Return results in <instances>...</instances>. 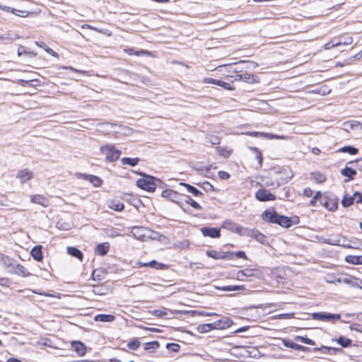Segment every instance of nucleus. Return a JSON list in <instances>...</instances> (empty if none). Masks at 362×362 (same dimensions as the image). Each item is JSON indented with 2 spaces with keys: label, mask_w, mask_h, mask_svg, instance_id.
Masks as SVG:
<instances>
[{
  "label": "nucleus",
  "mask_w": 362,
  "mask_h": 362,
  "mask_svg": "<svg viewBox=\"0 0 362 362\" xmlns=\"http://www.w3.org/2000/svg\"><path fill=\"white\" fill-rule=\"evenodd\" d=\"M262 219L269 223L277 224L283 228H288L292 226L297 225L300 218L297 216L288 217L279 214L274 208H269L264 210L261 214Z\"/></svg>",
  "instance_id": "nucleus-1"
},
{
  "label": "nucleus",
  "mask_w": 362,
  "mask_h": 362,
  "mask_svg": "<svg viewBox=\"0 0 362 362\" xmlns=\"http://www.w3.org/2000/svg\"><path fill=\"white\" fill-rule=\"evenodd\" d=\"M136 173L142 176L141 178H139L136 180V186L146 192H153L157 188V185L159 183H161V180L154 176L148 175L145 173Z\"/></svg>",
  "instance_id": "nucleus-2"
},
{
  "label": "nucleus",
  "mask_w": 362,
  "mask_h": 362,
  "mask_svg": "<svg viewBox=\"0 0 362 362\" xmlns=\"http://www.w3.org/2000/svg\"><path fill=\"white\" fill-rule=\"evenodd\" d=\"M100 152L105 154V160L108 162H115L119 159L122 152L117 149L112 144L102 146L100 148Z\"/></svg>",
  "instance_id": "nucleus-3"
},
{
  "label": "nucleus",
  "mask_w": 362,
  "mask_h": 362,
  "mask_svg": "<svg viewBox=\"0 0 362 362\" xmlns=\"http://www.w3.org/2000/svg\"><path fill=\"white\" fill-rule=\"evenodd\" d=\"M243 236L252 238L262 245H269V238L256 228H245Z\"/></svg>",
  "instance_id": "nucleus-4"
},
{
  "label": "nucleus",
  "mask_w": 362,
  "mask_h": 362,
  "mask_svg": "<svg viewBox=\"0 0 362 362\" xmlns=\"http://www.w3.org/2000/svg\"><path fill=\"white\" fill-rule=\"evenodd\" d=\"M338 198L333 195L325 194L321 199V205L325 206L329 211H334L338 208Z\"/></svg>",
  "instance_id": "nucleus-5"
},
{
  "label": "nucleus",
  "mask_w": 362,
  "mask_h": 362,
  "mask_svg": "<svg viewBox=\"0 0 362 362\" xmlns=\"http://www.w3.org/2000/svg\"><path fill=\"white\" fill-rule=\"evenodd\" d=\"M287 174L286 177H276L272 181H266L264 185L267 187H272L273 188H277L281 185L287 183L293 176L290 169H284L281 171Z\"/></svg>",
  "instance_id": "nucleus-6"
},
{
  "label": "nucleus",
  "mask_w": 362,
  "mask_h": 362,
  "mask_svg": "<svg viewBox=\"0 0 362 362\" xmlns=\"http://www.w3.org/2000/svg\"><path fill=\"white\" fill-rule=\"evenodd\" d=\"M311 316L313 320L327 322H334L335 320H339L341 318L340 314L325 312L313 313Z\"/></svg>",
  "instance_id": "nucleus-7"
},
{
  "label": "nucleus",
  "mask_w": 362,
  "mask_h": 362,
  "mask_svg": "<svg viewBox=\"0 0 362 362\" xmlns=\"http://www.w3.org/2000/svg\"><path fill=\"white\" fill-rule=\"evenodd\" d=\"M206 255L214 259H233V252H223L217 250H207L206 252Z\"/></svg>",
  "instance_id": "nucleus-8"
},
{
  "label": "nucleus",
  "mask_w": 362,
  "mask_h": 362,
  "mask_svg": "<svg viewBox=\"0 0 362 362\" xmlns=\"http://www.w3.org/2000/svg\"><path fill=\"white\" fill-rule=\"evenodd\" d=\"M255 198L261 202L274 201L276 199L274 194L264 188H261L256 192Z\"/></svg>",
  "instance_id": "nucleus-9"
},
{
  "label": "nucleus",
  "mask_w": 362,
  "mask_h": 362,
  "mask_svg": "<svg viewBox=\"0 0 362 362\" xmlns=\"http://www.w3.org/2000/svg\"><path fill=\"white\" fill-rule=\"evenodd\" d=\"M222 228L227 229L233 233H235L240 235H243V232L245 230V227L240 226L232 221H224L221 225Z\"/></svg>",
  "instance_id": "nucleus-10"
},
{
  "label": "nucleus",
  "mask_w": 362,
  "mask_h": 362,
  "mask_svg": "<svg viewBox=\"0 0 362 362\" xmlns=\"http://www.w3.org/2000/svg\"><path fill=\"white\" fill-rule=\"evenodd\" d=\"M76 175L79 179L89 182L95 187H100L103 184V180L96 175L86 173H77Z\"/></svg>",
  "instance_id": "nucleus-11"
},
{
  "label": "nucleus",
  "mask_w": 362,
  "mask_h": 362,
  "mask_svg": "<svg viewBox=\"0 0 362 362\" xmlns=\"http://www.w3.org/2000/svg\"><path fill=\"white\" fill-rule=\"evenodd\" d=\"M227 77L233 78L234 81H243L249 84H252L257 82V80L255 75L247 72H244L243 74H237L233 76H228Z\"/></svg>",
  "instance_id": "nucleus-12"
},
{
  "label": "nucleus",
  "mask_w": 362,
  "mask_h": 362,
  "mask_svg": "<svg viewBox=\"0 0 362 362\" xmlns=\"http://www.w3.org/2000/svg\"><path fill=\"white\" fill-rule=\"evenodd\" d=\"M339 283H344L345 284L349 285L353 288H359L362 289V280L355 278L352 276H348L343 278H339L337 280Z\"/></svg>",
  "instance_id": "nucleus-13"
},
{
  "label": "nucleus",
  "mask_w": 362,
  "mask_h": 362,
  "mask_svg": "<svg viewBox=\"0 0 362 362\" xmlns=\"http://www.w3.org/2000/svg\"><path fill=\"white\" fill-rule=\"evenodd\" d=\"M148 232H149V229L142 226H134L131 231L134 238L141 241L146 240Z\"/></svg>",
  "instance_id": "nucleus-14"
},
{
  "label": "nucleus",
  "mask_w": 362,
  "mask_h": 362,
  "mask_svg": "<svg viewBox=\"0 0 362 362\" xmlns=\"http://www.w3.org/2000/svg\"><path fill=\"white\" fill-rule=\"evenodd\" d=\"M200 231L204 237L211 238H219L221 237V229L219 228L204 226L201 228Z\"/></svg>",
  "instance_id": "nucleus-15"
},
{
  "label": "nucleus",
  "mask_w": 362,
  "mask_h": 362,
  "mask_svg": "<svg viewBox=\"0 0 362 362\" xmlns=\"http://www.w3.org/2000/svg\"><path fill=\"white\" fill-rule=\"evenodd\" d=\"M313 351H319L322 354H327V355H336L338 354H341L343 350L341 348L338 347H332V346H321L320 347H315L313 349Z\"/></svg>",
  "instance_id": "nucleus-16"
},
{
  "label": "nucleus",
  "mask_w": 362,
  "mask_h": 362,
  "mask_svg": "<svg viewBox=\"0 0 362 362\" xmlns=\"http://www.w3.org/2000/svg\"><path fill=\"white\" fill-rule=\"evenodd\" d=\"M233 325L232 320L228 317H222L221 319L214 322L215 329H225Z\"/></svg>",
  "instance_id": "nucleus-17"
},
{
  "label": "nucleus",
  "mask_w": 362,
  "mask_h": 362,
  "mask_svg": "<svg viewBox=\"0 0 362 362\" xmlns=\"http://www.w3.org/2000/svg\"><path fill=\"white\" fill-rule=\"evenodd\" d=\"M71 346L78 356H85L87 351V346L83 342L81 341H72Z\"/></svg>",
  "instance_id": "nucleus-18"
},
{
  "label": "nucleus",
  "mask_w": 362,
  "mask_h": 362,
  "mask_svg": "<svg viewBox=\"0 0 362 362\" xmlns=\"http://www.w3.org/2000/svg\"><path fill=\"white\" fill-rule=\"evenodd\" d=\"M246 135L259 138L262 139H277L279 138V136L276 134H273L272 133H264V132H247L245 133Z\"/></svg>",
  "instance_id": "nucleus-19"
},
{
  "label": "nucleus",
  "mask_w": 362,
  "mask_h": 362,
  "mask_svg": "<svg viewBox=\"0 0 362 362\" xmlns=\"http://www.w3.org/2000/svg\"><path fill=\"white\" fill-rule=\"evenodd\" d=\"M139 267H149L156 269H165L167 268V265L163 263L158 262L156 260H151L148 262H141L137 263Z\"/></svg>",
  "instance_id": "nucleus-20"
},
{
  "label": "nucleus",
  "mask_w": 362,
  "mask_h": 362,
  "mask_svg": "<svg viewBox=\"0 0 362 362\" xmlns=\"http://www.w3.org/2000/svg\"><path fill=\"white\" fill-rule=\"evenodd\" d=\"M331 341H336L341 348H349L352 346L353 341L344 336H340L338 338L331 339Z\"/></svg>",
  "instance_id": "nucleus-21"
},
{
  "label": "nucleus",
  "mask_w": 362,
  "mask_h": 362,
  "mask_svg": "<svg viewBox=\"0 0 362 362\" xmlns=\"http://www.w3.org/2000/svg\"><path fill=\"white\" fill-rule=\"evenodd\" d=\"M16 177L19 179L22 183L25 182L33 178V172L28 169L19 170L16 175Z\"/></svg>",
  "instance_id": "nucleus-22"
},
{
  "label": "nucleus",
  "mask_w": 362,
  "mask_h": 362,
  "mask_svg": "<svg viewBox=\"0 0 362 362\" xmlns=\"http://www.w3.org/2000/svg\"><path fill=\"white\" fill-rule=\"evenodd\" d=\"M341 174L343 176L347 177L346 179L344 180V182H347L354 178L355 175L357 174V172L356 170L348 166H346L341 170Z\"/></svg>",
  "instance_id": "nucleus-23"
},
{
  "label": "nucleus",
  "mask_w": 362,
  "mask_h": 362,
  "mask_svg": "<svg viewBox=\"0 0 362 362\" xmlns=\"http://www.w3.org/2000/svg\"><path fill=\"white\" fill-rule=\"evenodd\" d=\"M30 255L37 262L42 261L43 259L42 246L36 245L33 247L30 251Z\"/></svg>",
  "instance_id": "nucleus-24"
},
{
  "label": "nucleus",
  "mask_w": 362,
  "mask_h": 362,
  "mask_svg": "<svg viewBox=\"0 0 362 362\" xmlns=\"http://www.w3.org/2000/svg\"><path fill=\"white\" fill-rule=\"evenodd\" d=\"M31 202L47 207L49 205V200L40 194H35L31 197Z\"/></svg>",
  "instance_id": "nucleus-25"
},
{
  "label": "nucleus",
  "mask_w": 362,
  "mask_h": 362,
  "mask_svg": "<svg viewBox=\"0 0 362 362\" xmlns=\"http://www.w3.org/2000/svg\"><path fill=\"white\" fill-rule=\"evenodd\" d=\"M16 259L0 252V264L6 269H10Z\"/></svg>",
  "instance_id": "nucleus-26"
},
{
  "label": "nucleus",
  "mask_w": 362,
  "mask_h": 362,
  "mask_svg": "<svg viewBox=\"0 0 362 362\" xmlns=\"http://www.w3.org/2000/svg\"><path fill=\"white\" fill-rule=\"evenodd\" d=\"M9 273L21 276L22 277L30 276L32 274L27 271V269L21 264L16 265L15 270H9Z\"/></svg>",
  "instance_id": "nucleus-27"
},
{
  "label": "nucleus",
  "mask_w": 362,
  "mask_h": 362,
  "mask_svg": "<svg viewBox=\"0 0 362 362\" xmlns=\"http://www.w3.org/2000/svg\"><path fill=\"white\" fill-rule=\"evenodd\" d=\"M161 196L166 198L172 202H176V199L179 197L180 194L173 189H165L162 192Z\"/></svg>",
  "instance_id": "nucleus-28"
},
{
  "label": "nucleus",
  "mask_w": 362,
  "mask_h": 362,
  "mask_svg": "<svg viewBox=\"0 0 362 362\" xmlns=\"http://www.w3.org/2000/svg\"><path fill=\"white\" fill-rule=\"evenodd\" d=\"M115 320V316L110 314H98L94 317V320L102 322H111Z\"/></svg>",
  "instance_id": "nucleus-29"
},
{
  "label": "nucleus",
  "mask_w": 362,
  "mask_h": 362,
  "mask_svg": "<svg viewBox=\"0 0 362 362\" xmlns=\"http://www.w3.org/2000/svg\"><path fill=\"white\" fill-rule=\"evenodd\" d=\"M110 247V243L107 242L100 243L95 247V252L100 256H104L108 252Z\"/></svg>",
  "instance_id": "nucleus-30"
},
{
  "label": "nucleus",
  "mask_w": 362,
  "mask_h": 362,
  "mask_svg": "<svg viewBox=\"0 0 362 362\" xmlns=\"http://www.w3.org/2000/svg\"><path fill=\"white\" fill-rule=\"evenodd\" d=\"M67 252L69 255L77 258L80 261H82L83 259V252L76 247H68Z\"/></svg>",
  "instance_id": "nucleus-31"
},
{
  "label": "nucleus",
  "mask_w": 362,
  "mask_h": 362,
  "mask_svg": "<svg viewBox=\"0 0 362 362\" xmlns=\"http://www.w3.org/2000/svg\"><path fill=\"white\" fill-rule=\"evenodd\" d=\"M180 185L185 187L187 192L191 193L194 197H199L203 194V193L199 189L185 182H180Z\"/></svg>",
  "instance_id": "nucleus-32"
},
{
  "label": "nucleus",
  "mask_w": 362,
  "mask_h": 362,
  "mask_svg": "<svg viewBox=\"0 0 362 362\" xmlns=\"http://www.w3.org/2000/svg\"><path fill=\"white\" fill-rule=\"evenodd\" d=\"M254 276V271L250 269H245L244 270L239 271L237 273V279L241 281H244L246 277H250Z\"/></svg>",
  "instance_id": "nucleus-33"
},
{
  "label": "nucleus",
  "mask_w": 362,
  "mask_h": 362,
  "mask_svg": "<svg viewBox=\"0 0 362 362\" xmlns=\"http://www.w3.org/2000/svg\"><path fill=\"white\" fill-rule=\"evenodd\" d=\"M18 38V35L14 33H5L0 36V39L3 40L6 44L14 41Z\"/></svg>",
  "instance_id": "nucleus-34"
},
{
  "label": "nucleus",
  "mask_w": 362,
  "mask_h": 362,
  "mask_svg": "<svg viewBox=\"0 0 362 362\" xmlns=\"http://www.w3.org/2000/svg\"><path fill=\"white\" fill-rule=\"evenodd\" d=\"M216 288L218 290H221L223 291H238L245 290V286H217Z\"/></svg>",
  "instance_id": "nucleus-35"
},
{
  "label": "nucleus",
  "mask_w": 362,
  "mask_h": 362,
  "mask_svg": "<svg viewBox=\"0 0 362 362\" xmlns=\"http://www.w3.org/2000/svg\"><path fill=\"white\" fill-rule=\"evenodd\" d=\"M213 329H215L214 322L199 325L197 327V332L200 334L206 333Z\"/></svg>",
  "instance_id": "nucleus-36"
},
{
  "label": "nucleus",
  "mask_w": 362,
  "mask_h": 362,
  "mask_svg": "<svg viewBox=\"0 0 362 362\" xmlns=\"http://www.w3.org/2000/svg\"><path fill=\"white\" fill-rule=\"evenodd\" d=\"M310 177L317 184H321L326 180V176L318 171L312 173Z\"/></svg>",
  "instance_id": "nucleus-37"
},
{
  "label": "nucleus",
  "mask_w": 362,
  "mask_h": 362,
  "mask_svg": "<svg viewBox=\"0 0 362 362\" xmlns=\"http://www.w3.org/2000/svg\"><path fill=\"white\" fill-rule=\"evenodd\" d=\"M346 262L352 264H362V255H348L346 257Z\"/></svg>",
  "instance_id": "nucleus-38"
},
{
  "label": "nucleus",
  "mask_w": 362,
  "mask_h": 362,
  "mask_svg": "<svg viewBox=\"0 0 362 362\" xmlns=\"http://www.w3.org/2000/svg\"><path fill=\"white\" fill-rule=\"evenodd\" d=\"M139 160L140 159L139 158L124 157L121 159V163L123 165H127L134 167L138 164Z\"/></svg>",
  "instance_id": "nucleus-39"
},
{
  "label": "nucleus",
  "mask_w": 362,
  "mask_h": 362,
  "mask_svg": "<svg viewBox=\"0 0 362 362\" xmlns=\"http://www.w3.org/2000/svg\"><path fill=\"white\" fill-rule=\"evenodd\" d=\"M160 346V344L158 341H152L144 344V349L146 351H154Z\"/></svg>",
  "instance_id": "nucleus-40"
},
{
  "label": "nucleus",
  "mask_w": 362,
  "mask_h": 362,
  "mask_svg": "<svg viewBox=\"0 0 362 362\" xmlns=\"http://www.w3.org/2000/svg\"><path fill=\"white\" fill-rule=\"evenodd\" d=\"M339 152L347 153L350 155H356L358 152V149L353 146H345L339 149Z\"/></svg>",
  "instance_id": "nucleus-41"
},
{
  "label": "nucleus",
  "mask_w": 362,
  "mask_h": 362,
  "mask_svg": "<svg viewBox=\"0 0 362 362\" xmlns=\"http://www.w3.org/2000/svg\"><path fill=\"white\" fill-rule=\"evenodd\" d=\"M185 203L189 204L192 207H193L195 209L200 210L202 209L201 205L194 201L193 199H192L189 195H184V199Z\"/></svg>",
  "instance_id": "nucleus-42"
},
{
  "label": "nucleus",
  "mask_w": 362,
  "mask_h": 362,
  "mask_svg": "<svg viewBox=\"0 0 362 362\" xmlns=\"http://www.w3.org/2000/svg\"><path fill=\"white\" fill-rule=\"evenodd\" d=\"M354 201H355V199H354V194L352 196L345 194L342 198L341 205L344 207L346 208V207L351 206L354 204Z\"/></svg>",
  "instance_id": "nucleus-43"
},
{
  "label": "nucleus",
  "mask_w": 362,
  "mask_h": 362,
  "mask_svg": "<svg viewBox=\"0 0 362 362\" xmlns=\"http://www.w3.org/2000/svg\"><path fill=\"white\" fill-rule=\"evenodd\" d=\"M110 208L115 211H122L124 209V204L119 201L112 200L110 202Z\"/></svg>",
  "instance_id": "nucleus-44"
},
{
  "label": "nucleus",
  "mask_w": 362,
  "mask_h": 362,
  "mask_svg": "<svg viewBox=\"0 0 362 362\" xmlns=\"http://www.w3.org/2000/svg\"><path fill=\"white\" fill-rule=\"evenodd\" d=\"M82 28H88V29H90V30H95V31H96L98 33L107 35L108 36L111 35V32H110L108 30L100 29V28L94 27V26H93L91 25H89V24H84L83 25H82Z\"/></svg>",
  "instance_id": "nucleus-45"
},
{
  "label": "nucleus",
  "mask_w": 362,
  "mask_h": 362,
  "mask_svg": "<svg viewBox=\"0 0 362 362\" xmlns=\"http://www.w3.org/2000/svg\"><path fill=\"white\" fill-rule=\"evenodd\" d=\"M295 340L300 341L301 343L313 346L315 344V341L310 338H308L307 337H303V336H296Z\"/></svg>",
  "instance_id": "nucleus-46"
},
{
  "label": "nucleus",
  "mask_w": 362,
  "mask_h": 362,
  "mask_svg": "<svg viewBox=\"0 0 362 362\" xmlns=\"http://www.w3.org/2000/svg\"><path fill=\"white\" fill-rule=\"evenodd\" d=\"M140 345H141V342L139 340V339L133 338L128 342L127 347H128V349H129L131 350L136 351V349H138V348L140 346Z\"/></svg>",
  "instance_id": "nucleus-47"
},
{
  "label": "nucleus",
  "mask_w": 362,
  "mask_h": 362,
  "mask_svg": "<svg viewBox=\"0 0 362 362\" xmlns=\"http://www.w3.org/2000/svg\"><path fill=\"white\" fill-rule=\"evenodd\" d=\"M323 243H326L331 245H339L341 244V238L329 237L325 238L322 241Z\"/></svg>",
  "instance_id": "nucleus-48"
},
{
  "label": "nucleus",
  "mask_w": 362,
  "mask_h": 362,
  "mask_svg": "<svg viewBox=\"0 0 362 362\" xmlns=\"http://www.w3.org/2000/svg\"><path fill=\"white\" fill-rule=\"evenodd\" d=\"M248 148L256 153V158L258 160L259 165H262L263 156L261 151L257 148L253 146H249Z\"/></svg>",
  "instance_id": "nucleus-49"
},
{
  "label": "nucleus",
  "mask_w": 362,
  "mask_h": 362,
  "mask_svg": "<svg viewBox=\"0 0 362 362\" xmlns=\"http://www.w3.org/2000/svg\"><path fill=\"white\" fill-rule=\"evenodd\" d=\"M166 349L170 352H178L180 346L176 343H168L166 344Z\"/></svg>",
  "instance_id": "nucleus-50"
},
{
  "label": "nucleus",
  "mask_w": 362,
  "mask_h": 362,
  "mask_svg": "<svg viewBox=\"0 0 362 362\" xmlns=\"http://www.w3.org/2000/svg\"><path fill=\"white\" fill-rule=\"evenodd\" d=\"M198 185L206 192H213L215 190L214 186L208 181H204L202 184Z\"/></svg>",
  "instance_id": "nucleus-51"
},
{
  "label": "nucleus",
  "mask_w": 362,
  "mask_h": 362,
  "mask_svg": "<svg viewBox=\"0 0 362 362\" xmlns=\"http://www.w3.org/2000/svg\"><path fill=\"white\" fill-rule=\"evenodd\" d=\"M282 344L284 346L287 348H291L294 350H296L297 344L292 341L291 339H282Z\"/></svg>",
  "instance_id": "nucleus-52"
},
{
  "label": "nucleus",
  "mask_w": 362,
  "mask_h": 362,
  "mask_svg": "<svg viewBox=\"0 0 362 362\" xmlns=\"http://www.w3.org/2000/svg\"><path fill=\"white\" fill-rule=\"evenodd\" d=\"M216 151L221 156L225 158H228L230 155V151L227 150L225 147L218 146L216 147Z\"/></svg>",
  "instance_id": "nucleus-53"
},
{
  "label": "nucleus",
  "mask_w": 362,
  "mask_h": 362,
  "mask_svg": "<svg viewBox=\"0 0 362 362\" xmlns=\"http://www.w3.org/2000/svg\"><path fill=\"white\" fill-rule=\"evenodd\" d=\"M147 238H150L151 240H160L161 235L156 231L151 230L149 229V232H148Z\"/></svg>",
  "instance_id": "nucleus-54"
},
{
  "label": "nucleus",
  "mask_w": 362,
  "mask_h": 362,
  "mask_svg": "<svg viewBox=\"0 0 362 362\" xmlns=\"http://www.w3.org/2000/svg\"><path fill=\"white\" fill-rule=\"evenodd\" d=\"M206 139L212 145L220 144V138L216 135H209Z\"/></svg>",
  "instance_id": "nucleus-55"
},
{
  "label": "nucleus",
  "mask_w": 362,
  "mask_h": 362,
  "mask_svg": "<svg viewBox=\"0 0 362 362\" xmlns=\"http://www.w3.org/2000/svg\"><path fill=\"white\" fill-rule=\"evenodd\" d=\"M151 313L153 314L156 317H165V318H166V316L168 315L165 310H159V309L153 310L151 312Z\"/></svg>",
  "instance_id": "nucleus-56"
},
{
  "label": "nucleus",
  "mask_w": 362,
  "mask_h": 362,
  "mask_svg": "<svg viewBox=\"0 0 362 362\" xmlns=\"http://www.w3.org/2000/svg\"><path fill=\"white\" fill-rule=\"evenodd\" d=\"M220 81L221 80H218V79H215V78L209 77V78H204L203 80V82L205 83H210V84L218 86L220 83Z\"/></svg>",
  "instance_id": "nucleus-57"
},
{
  "label": "nucleus",
  "mask_w": 362,
  "mask_h": 362,
  "mask_svg": "<svg viewBox=\"0 0 362 362\" xmlns=\"http://www.w3.org/2000/svg\"><path fill=\"white\" fill-rule=\"evenodd\" d=\"M218 86L222 87L223 88L228 90H234V87L232 86L229 83L225 82L223 81H220V83Z\"/></svg>",
  "instance_id": "nucleus-58"
},
{
  "label": "nucleus",
  "mask_w": 362,
  "mask_h": 362,
  "mask_svg": "<svg viewBox=\"0 0 362 362\" xmlns=\"http://www.w3.org/2000/svg\"><path fill=\"white\" fill-rule=\"evenodd\" d=\"M11 280L6 277H0V286L2 287H8Z\"/></svg>",
  "instance_id": "nucleus-59"
},
{
  "label": "nucleus",
  "mask_w": 362,
  "mask_h": 362,
  "mask_svg": "<svg viewBox=\"0 0 362 362\" xmlns=\"http://www.w3.org/2000/svg\"><path fill=\"white\" fill-rule=\"evenodd\" d=\"M235 257L238 259H247V255L244 251H238L235 252H233V257Z\"/></svg>",
  "instance_id": "nucleus-60"
},
{
  "label": "nucleus",
  "mask_w": 362,
  "mask_h": 362,
  "mask_svg": "<svg viewBox=\"0 0 362 362\" xmlns=\"http://www.w3.org/2000/svg\"><path fill=\"white\" fill-rule=\"evenodd\" d=\"M294 313H283L279 314L276 316L277 319H291L293 317Z\"/></svg>",
  "instance_id": "nucleus-61"
},
{
  "label": "nucleus",
  "mask_w": 362,
  "mask_h": 362,
  "mask_svg": "<svg viewBox=\"0 0 362 362\" xmlns=\"http://www.w3.org/2000/svg\"><path fill=\"white\" fill-rule=\"evenodd\" d=\"M296 350L302 351H304V352H311L312 351V349L310 348H308L307 346H304L298 344H297Z\"/></svg>",
  "instance_id": "nucleus-62"
},
{
  "label": "nucleus",
  "mask_w": 362,
  "mask_h": 362,
  "mask_svg": "<svg viewBox=\"0 0 362 362\" xmlns=\"http://www.w3.org/2000/svg\"><path fill=\"white\" fill-rule=\"evenodd\" d=\"M218 174L219 178L221 180H228L230 177L229 173L226 171L220 170Z\"/></svg>",
  "instance_id": "nucleus-63"
},
{
  "label": "nucleus",
  "mask_w": 362,
  "mask_h": 362,
  "mask_svg": "<svg viewBox=\"0 0 362 362\" xmlns=\"http://www.w3.org/2000/svg\"><path fill=\"white\" fill-rule=\"evenodd\" d=\"M354 199L356 203H362V194L359 192H355L354 193Z\"/></svg>",
  "instance_id": "nucleus-64"
}]
</instances>
